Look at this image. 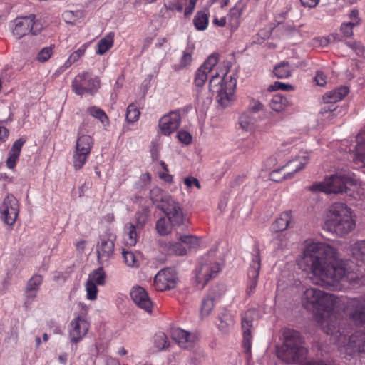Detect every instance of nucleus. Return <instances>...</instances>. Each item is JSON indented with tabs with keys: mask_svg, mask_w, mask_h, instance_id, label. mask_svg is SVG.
<instances>
[{
	"mask_svg": "<svg viewBox=\"0 0 365 365\" xmlns=\"http://www.w3.org/2000/svg\"><path fill=\"white\" fill-rule=\"evenodd\" d=\"M137 230H139L133 223L128 222L124 226V240L126 245L135 246L138 239Z\"/></svg>",
	"mask_w": 365,
	"mask_h": 365,
	"instance_id": "obj_30",
	"label": "nucleus"
},
{
	"mask_svg": "<svg viewBox=\"0 0 365 365\" xmlns=\"http://www.w3.org/2000/svg\"><path fill=\"white\" fill-rule=\"evenodd\" d=\"M88 280L97 285H103L106 282V273L103 267H99L89 274Z\"/></svg>",
	"mask_w": 365,
	"mask_h": 365,
	"instance_id": "obj_44",
	"label": "nucleus"
},
{
	"mask_svg": "<svg viewBox=\"0 0 365 365\" xmlns=\"http://www.w3.org/2000/svg\"><path fill=\"white\" fill-rule=\"evenodd\" d=\"M299 264L312 274L314 283L322 287L351 284L359 278L353 264L342 259L336 247L324 242L309 243Z\"/></svg>",
	"mask_w": 365,
	"mask_h": 365,
	"instance_id": "obj_1",
	"label": "nucleus"
},
{
	"mask_svg": "<svg viewBox=\"0 0 365 365\" xmlns=\"http://www.w3.org/2000/svg\"><path fill=\"white\" fill-rule=\"evenodd\" d=\"M178 138L179 140L185 145H189L192 142V135L187 131L180 130L178 133Z\"/></svg>",
	"mask_w": 365,
	"mask_h": 365,
	"instance_id": "obj_61",
	"label": "nucleus"
},
{
	"mask_svg": "<svg viewBox=\"0 0 365 365\" xmlns=\"http://www.w3.org/2000/svg\"><path fill=\"white\" fill-rule=\"evenodd\" d=\"M255 312L254 310H248L242 317V329L243 331L244 347L247 352L251 349V329Z\"/></svg>",
	"mask_w": 365,
	"mask_h": 365,
	"instance_id": "obj_24",
	"label": "nucleus"
},
{
	"mask_svg": "<svg viewBox=\"0 0 365 365\" xmlns=\"http://www.w3.org/2000/svg\"><path fill=\"white\" fill-rule=\"evenodd\" d=\"M53 46L43 48L37 54L36 59L41 63L46 62L53 53Z\"/></svg>",
	"mask_w": 365,
	"mask_h": 365,
	"instance_id": "obj_51",
	"label": "nucleus"
},
{
	"mask_svg": "<svg viewBox=\"0 0 365 365\" xmlns=\"http://www.w3.org/2000/svg\"><path fill=\"white\" fill-rule=\"evenodd\" d=\"M178 284L176 272L170 268L160 270L154 277L153 286L157 291L174 289Z\"/></svg>",
	"mask_w": 365,
	"mask_h": 365,
	"instance_id": "obj_13",
	"label": "nucleus"
},
{
	"mask_svg": "<svg viewBox=\"0 0 365 365\" xmlns=\"http://www.w3.org/2000/svg\"><path fill=\"white\" fill-rule=\"evenodd\" d=\"M218 328L222 333L228 332L235 324L232 314L229 312H222L218 317Z\"/></svg>",
	"mask_w": 365,
	"mask_h": 365,
	"instance_id": "obj_33",
	"label": "nucleus"
},
{
	"mask_svg": "<svg viewBox=\"0 0 365 365\" xmlns=\"http://www.w3.org/2000/svg\"><path fill=\"white\" fill-rule=\"evenodd\" d=\"M260 267L261 259L259 252L258 250H256L253 254L252 262L247 271V275L250 279L247 292L250 294L254 292L257 287Z\"/></svg>",
	"mask_w": 365,
	"mask_h": 365,
	"instance_id": "obj_18",
	"label": "nucleus"
},
{
	"mask_svg": "<svg viewBox=\"0 0 365 365\" xmlns=\"http://www.w3.org/2000/svg\"><path fill=\"white\" fill-rule=\"evenodd\" d=\"M184 183L189 188H191L192 186H195L198 189L200 188V185L198 180L193 177H189V178H185Z\"/></svg>",
	"mask_w": 365,
	"mask_h": 365,
	"instance_id": "obj_63",
	"label": "nucleus"
},
{
	"mask_svg": "<svg viewBox=\"0 0 365 365\" xmlns=\"http://www.w3.org/2000/svg\"><path fill=\"white\" fill-rule=\"evenodd\" d=\"M87 113L93 118L98 119L103 125L108 123V118L101 108L97 106H91L88 108Z\"/></svg>",
	"mask_w": 365,
	"mask_h": 365,
	"instance_id": "obj_46",
	"label": "nucleus"
},
{
	"mask_svg": "<svg viewBox=\"0 0 365 365\" xmlns=\"http://www.w3.org/2000/svg\"><path fill=\"white\" fill-rule=\"evenodd\" d=\"M227 78L226 76L221 78L218 73L212 75L209 82L210 91L216 92L217 89H220L221 85L228 84L227 83H224Z\"/></svg>",
	"mask_w": 365,
	"mask_h": 365,
	"instance_id": "obj_49",
	"label": "nucleus"
},
{
	"mask_svg": "<svg viewBox=\"0 0 365 365\" xmlns=\"http://www.w3.org/2000/svg\"><path fill=\"white\" fill-rule=\"evenodd\" d=\"M208 22L209 14L206 11H198L193 19V24L198 31L206 29Z\"/></svg>",
	"mask_w": 365,
	"mask_h": 365,
	"instance_id": "obj_34",
	"label": "nucleus"
},
{
	"mask_svg": "<svg viewBox=\"0 0 365 365\" xmlns=\"http://www.w3.org/2000/svg\"><path fill=\"white\" fill-rule=\"evenodd\" d=\"M116 236L110 230H107L99 237L96 244V252L98 262L103 265L107 264L114 254V247Z\"/></svg>",
	"mask_w": 365,
	"mask_h": 365,
	"instance_id": "obj_7",
	"label": "nucleus"
},
{
	"mask_svg": "<svg viewBox=\"0 0 365 365\" xmlns=\"http://www.w3.org/2000/svg\"><path fill=\"white\" fill-rule=\"evenodd\" d=\"M219 61V56L217 53H212L208 56L203 64L200 66L204 71L210 73L213 68L217 65Z\"/></svg>",
	"mask_w": 365,
	"mask_h": 365,
	"instance_id": "obj_50",
	"label": "nucleus"
},
{
	"mask_svg": "<svg viewBox=\"0 0 365 365\" xmlns=\"http://www.w3.org/2000/svg\"><path fill=\"white\" fill-rule=\"evenodd\" d=\"M283 344L277 348V356L287 364H294L302 359L307 354L303 340L299 331L285 329L282 332Z\"/></svg>",
	"mask_w": 365,
	"mask_h": 365,
	"instance_id": "obj_4",
	"label": "nucleus"
},
{
	"mask_svg": "<svg viewBox=\"0 0 365 365\" xmlns=\"http://www.w3.org/2000/svg\"><path fill=\"white\" fill-rule=\"evenodd\" d=\"M357 184L358 180L354 174H336L325 178L324 182L313 184L309 187V190L333 193L347 192L350 187Z\"/></svg>",
	"mask_w": 365,
	"mask_h": 365,
	"instance_id": "obj_5",
	"label": "nucleus"
},
{
	"mask_svg": "<svg viewBox=\"0 0 365 365\" xmlns=\"http://www.w3.org/2000/svg\"><path fill=\"white\" fill-rule=\"evenodd\" d=\"M256 122L255 118L253 114L250 112H244L239 118V124L240 127L245 130H250L252 128Z\"/></svg>",
	"mask_w": 365,
	"mask_h": 365,
	"instance_id": "obj_41",
	"label": "nucleus"
},
{
	"mask_svg": "<svg viewBox=\"0 0 365 365\" xmlns=\"http://www.w3.org/2000/svg\"><path fill=\"white\" fill-rule=\"evenodd\" d=\"M359 23L356 22H349V23H344L342 24L341 26V31L346 37H350L353 34V28L356 25H357Z\"/></svg>",
	"mask_w": 365,
	"mask_h": 365,
	"instance_id": "obj_58",
	"label": "nucleus"
},
{
	"mask_svg": "<svg viewBox=\"0 0 365 365\" xmlns=\"http://www.w3.org/2000/svg\"><path fill=\"white\" fill-rule=\"evenodd\" d=\"M150 199L153 203H158V205H164L165 202L169 199L173 198L170 195L164 192L159 187H154L150 192Z\"/></svg>",
	"mask_w": 365,
	"mask_h": 365,
	"instance_id": "obj_40",
	"label": "nucleus"
},
{
	"mask_svg": "<svg viewBox=\"0 0 365 365\" xmlns=\"http://www.w3.org/2000/svg\"><path fill=\"white\" fill-rule=\"evenodd\" d=\"M93 145L92 137L86 134L83 127H81L73 157V166L76 170L81 169L83 167L91 153Z\"/></svg>",
	"mask_w": 365,
	"mask_h": 365,
	"instance_id": "obj_6",
	"label": "nucleus"
},
{
	"mask_svg": "<svg viewBox=\"0 0 365 365\" xmlns=\"http://www.w3.org/2000/svg\"><path fill=\"white\" fill-rule=\"evenodd\" d=\"M69 327L71 340L72 342L77 343L86 334L89 324L86 319L78 317L71 322Z\"/></svg>",
	"mask_w": 365,
	"mask_h": 365,
	"instance_id": "obj_17",
	"label": "nucleus"
},
{
	"mask_svg": "<svg viewBox=\"0 0 365 365\" xmlns=\"http://www.w3.org/2000/svg\"><path fill=\"white\" fill-rule=\"evenodd\" d=\"M292 220L293 217L291 211L283 212L272 225V229L277 232L285 230L292 225Z\"/></svg>",
	"mask_w": 365,
	"mask_h": 365,
	"instance_id": "obj_28",
	"label": "nucleus"
},
{
	"mask_svg": "<svg viewBox=\"0 0 365 365\" xmlns=\"http://www.w3.org/2000/svg\"><path fill=\"white\" fill-rule=\"evenodd\" d=\"M208 73L204 71L200 67L197 70L194 78L195 91L196 92L195 98L198 104H210L211 103V97H207L204 99L202 97V87L207 80Z\"/></svg>",
	"mask_w": 365,
	"mask_h": 365,
	"instance_id": "obj_21",
	"label": "nucleus"
},
{
	"mask_svg": "<svg viewBox=\"0 0 365 365\" xmlns=\"http://www.w3.org/2000/svg\"><path fill=\"white\" fill-rule=\"evenodd\" d=\"M25 142L24 139L19 138L13 144L6 160V165L9 169H13L15 167L16 162L19 159L22 146Z\"/></svg>",
	"mask_w": 365,
	"mask_h": 365,
	"instance_id": "obj_29",
	"label": "nucleus"
},
{
	"mask_svg": "<svg viewBox=\"0 0 365 365\" xmlns=\"http://www.w3.org/2000/svg\"><path fill=\"white\" fill-rule=\"evenodd\" d=\"M43 281V277L40 274L33 275L27 282L25 291V304H30L34 302L35 298L37 297V293L40 289V287Z\"/></svg>",
	"mask_w": 365,
	"mask_h": 365,
	"instance_id": "obj_22",
	"label": "nucleus"
},
{
	"mask_svg": "<svg viewBox=\"0 0 365 365\" xmlns=\"http://www.w3.org/2000/svg\"><path fill=\"white\" fill-rule=\"evenodd\" d=\"M157 207L165 215L171 225L179 227L187 224V220L182 207L173 197L169 198L164 205H157Z\"/></svg>",
	"mask_w": 365,
	"mask_h": 365,
	"instance_id": "obj_10",
	"label": "nucleus"
},
{
	"mask_svg": "<svg viewBox=\"0 0 365 365\" xmlns=\"http://www.w3.org/2000/svg\"><path fill=\"white\" fill-rule=\"evenodd\" d=\"M114 34L109 33L98 43V49L96 53L103 55L108 51L113 44Z\"/></svg>",
	"mask_w": 365,
	"mask_h": 365,
	"instance_id": "obj_39",
	"label": "nucleus"
},
{
	"mask_svg": "<svg viewBox=\"0 0 365 365\" xmlns=\"http://www.w3.org/2000/svg\"><path fill=\"white\" fill-rule=\"evenodd\" d=\"M355 220L351 209L344 203L336 202L329 209L324 227L330 232L343 236L355 228Z\"/></svg>",
	"mask_w": 365,
	"mask_h": 365,
	"instance_id": "obj_3",
	"label": "nucleus"
},
{
	"mask_svg": "<svg viewBox=\"0 0 365 365\" xmlns=\"http://www.w3.org/2000/svg\"><path fill=\"white\" fill-rule=\"evenodd\" d=\"M309 160V158L308 155H303L297 156L295 157V158L292 159V160H289L287 163L285 167L289 168V169H292V170L286 173L284 175V178H292L295 173L302 170L304 168V166L308 163Z\"/></svg>",
	"mask_w": 365,
	"mask_h": 365,
	"instance_id": "obj_26",
	"label": "nucleus"
},
{
	"mask_svg": "<svg viewBox=\"0 0 365 365\" xmlns=\"http://www.w3.org/2000/svg\"><path fill=\"white\" fill-rule=\"evenodd\" d=\"M225 292V288L224 285L220 284L213 287L210 290L208 295L202 301L201 314L203 316L210 314L214 307L215 300L220 298Z\"/></svg>",
	"mask_w": 365,
	"mask_h": 365,
	"instance_id": "obj_23",
	"label": "nucleus"
},
{
	"mask_svg": "<svg viewBox=\"0 0 365 365\" xmlns=\"http://www.w3.org/2000/svg\"><path fill=\"white\" fill-rule=\"evenodd\" d=\"M220 269V264L215 260L208 258L203 259L196 269L195 282L197 288H204L210 279L217 276Z\"/></svg>",
	"mask_w": 365,
	"mask_h": 365,
	"instance_id": "obj_11",
	"label": "nucleus"
},
{
	"mask_svg": "<svg viewBox=\"0 0 365 365\" xmlns=\"http://www.w3.org/2000/svg\"><path fill=\"white\" fill-rule=\"evenodd\" d=\"M341 336L339 337V341H335L334 338L331 336V340L334 344L340 346H344L346 351L352 354L355 352H365V334L361 332H356L349 338V341L345 344L346 336L342 334L339 330Z\"/></svg>",
	"mask_w": 365,
	"mask_h": 365,
	"instance_id": "obj_14",
	"label": "nucleus"
},
{
	"mask_svg": "<svg viewBox=\"0 0 365 365\" xmlns=\"http://www.w3.org/2000/svg\"><path fill=\"white\" fill-rule=\"evenodd\" d=\"M346 310L356 324H365V297L349 299Z\"/></svg>",
	"mask_w": 365,
	"mask_h": 365,
	"instance_id": "obj_15",
	"label": "nucleus"
},
{
	"mask_svg": "<svg viewBox=\"0 0 365 365\" xmlns=\"http://www.w3.org/2000/svg\"><path fill=\"white\" fill-rule=\"evenodd\" d=\"M356 141L355 160L361 161L365 163V131L361 132L357 135Z\"/></svg>",
	"mask_w": 365,
	"mask_h": 365,
	"instance_id": "obj_35",
	"label": "nucleus"
},
{
	"mask_svg": "<svg viewBox=\"0 0 365 365\" xmlns=\"http://www.w3.org/2000/svg\"><path fill=\"white\" fill-rule=\"evenodd\" d=\"M130 297L134 303L140 309L151 313L153 303L146 292L141 287H135L130 291Z\"/></svg>",
	"mask_w": 365,
	"mask_h": 365,
	"instance_id": "obj_20",
	"label": "nucleus"
},
{
	"mask_svg": "<svg viewBox=\"0 0 365 365\" xmlns=\"http://www.w3.org/2000/svg\"><path fill=\"white\" fill-rule=\"evenodd\" d=\"M349 93L346 86H341L331 91L327 92L323 96V101L326 104L335 103L342 100Z\"/></svg>",
	"mask_w": 365,
	"mask_h": 365,
	"instance_id": "obj_27",
	"label": "nucleus"
},
{
	"mask_svg": "<svg viewBox=\"0 0 365 365\" xmlns=\"http://www.w3.org/2000/svg\"><path fill=\"white\" fill-rule=\"evenodd\" d=\"M170 345L168 339L165 333H157L153 337V346L156 351H163L166 349Z\"/></svg>",
	"mask_w": 365,
	"mask_h": 365,
	"instance_id": "obj_42",
	"label": "nucleus"
},
{
	"mask_svg": "<svg viewBox=\"0 0 365 365\" xmlns=\"http://www.w3.org/2000/svg\"><path fill=\"white\" fill-rule=\"evenodd\" d=\"M86 291L87 293V298L91 300H94L97 297L98 288L97 284L91 282L87 279L86 284Z\"/></svg>",
	"mask_w": 365,
	"mask_h": 365,
	"instance_id": "obj_54",
	"label": "nucleus"
},
{
	"mask_svg": "<svg viewBox=\"0 0 365 365\" xmlns=\"http://www.w3.org/2000/svg\"><path fill=\"white\" fill-rule=\"evenodd\" d=\"M71 86L77 95H93L100 87V80L98 77H93L91 73L85 71L74 78Z\"/></svg>",
	"mask_w": 365,
	"mask_h": 365,
	"instance_id": "obj_8",
	"label": "nucleus"
},
{
	"mask_svg": "<svg viewBox=\"0 0 365 365\" xmlns=\"http://www.w3.org/2000/svg\"><path fill=\"white\" fill-rule=\"evenodd\" d=\"M302 303L306 309H317L319 312L315 314V319L322 330L334 341H339L341 336L336 315L332 312L335 304L333 294L326 293L317 288L306 289L302 295Z\"/></svg>",
	"mask_w": 365,
	"mask_h": 365,
	"instance_id": "obj_2",
	"label": "nucleus"
},
{
	"mask_svg": "<svg viewBox=\"0 0 365 365\" xmlns=\"http://www.w3.org/2000/svg\"><path fill=\"white\" fill-rule=\"evenodd\" d=\"M35 15H30L16 19L11 25L13 35L20 39L23 36L31 32L34 35H36L41 31L42 26L35 21Z\"/></svg>",
	"mask_w": 365,
	"mask_h": 365,
	"instance_id": "obj_9",
	"label": "nucleus"
},
{
	"mask_svg": "<svg viewBox=\"0 0 365 365\" xmlns=\"http://www.w3.org/2000/svg\"><path fill=\"white\" fill-rule=\"evenodd\" d=\"M62 16L66 24L74 25L83 17V14L79 10L76 11H66Z\"/></svg>",
	"mask_w": 365,
	"mask_h": 365,
	"instance_id": "obj_45",
	"label": "nucleus"
},
{
	"mask_svg": "<svg viewBox=\"0 0 365 365\" xmlns=\"http://www.w3.org/2000/svg\"><path fill=\"white\" fill-rule=\"evenodd\" d=\"M197 0H180V3L183 8L185 6V16L191 14L195 7Z\"/></svg>",
	"mask_w": 365,
	"mask_h": 365,
	"instance_id": "obj_57",
	"label": "nucleus"
},
{
	"mask_svg": "<svg viewBox=\"0 0 365 365\" xmlns=\"http://www.w3.org/2000/svg\"><path fill=\"white\" fill-rule=\"evenodd\" d=\"M352 256L357 260L365 262V240L357 241L351 246Z\"/></svg>",
	"mask_w": 365,
	"mask_h": 365,
	"instance_id": "obj_38",
	"label": "nucleus"
},
{
	"mask_svg": "<svg viewBox=\"0 0 365 365\" xmlns=\"http://www.w3.org/2000/svg\"><path fill=\"white\" fill-rule=\"evenodd\" d=\"M150 213V210L148 207H143L140 211L138 212L135 214V226L138 229H142L145 225L148 215Z\"/></svg>",
	"mask_w": 365,
	"mask_h": 365,
	"instance_id": "obj_48",
	"label": "nucleus"
},
{
	"mask_svg": "<svg viewBox=\"0 0 365 365\" xmlns=\"http://www.w3.org/2000/svg\"><path fill=\"white\" fill-rule=\"evenodd\" d=\"M171 337L183 349L192 347L197 340V336L195 333L189 332L180 328H173L171 331Z\"/></svg>",
	"mask_w": 365,
	"mask_h": 365,
	"instance_id": "obj_16",
	"label": "nucleus"
},
{
	"mask_svg": "<svg viewBox=\"0 0 365 365\" xmlns=\"http://www.w3.org/2000/svg\"><path fill=\"white\" fill-rule=\"evenodd\" d=\"M164 7L166 10L165 14L170 11H177L178 12L182 11V7L180 3V0H168L167 3L164 4Z\"/></svg>",
	"mask_w": 365,
	"mask_h": 365,
	"instance_id": "obj_55",
	"label": "nucleus"
},
{
	"mask_svg": "<svg viewBox=\"0 0 365 365\" xmlns=\"http://www.w3.org/2000/svg\"><path fill=\"white\" fill-rule=\"evenodd\" d=\"M140 113L136 106L130 104L127 108L126 119L128 122L134 123L138 120Z\"/></svg>",
	"mask_w": 365,
	"mask_h": 365,
	"instance_id": "obj_53",
	"label": "nucleus"
},
{
	"mask_svg": "<svg viewBox=\"0 0 365 365\" xmlns=\"http://www.w3.org/2000/svg\"><path fill=\"white\" fill-rule=\"evenodd\" d=\"M169 251L173 254L180 256L187 254V249L180 242L171 244L169 247Z\"/></svg>",
	"mask_w": 365,
	"mask_h": 365,
	"instance_id": "obj_56",
	"label": "nucleus"
},
{
	"mask_svg": "<svg viewBox=\"0 0 365 365\" xmlns=\"http://www.w3.org/2000/svg\"><path fill=\"white\" fill-rule=\"evenodd\" d=\"M122 255L124 258L125 264L133 268H138L140 266V254L134 253L131 251H128L125 249L122 251Z\"/></svg>",
	"mask_w": 365,
	"mask_h": 365,
	"instance_id": "obj_37",
	"label": "nucleus"
},
{
	"mask_svg": "<svg viewBox=\"0 0 365 365\" xmlns=\"http://www.w3.org/2000/svg\"><path fill=\"white\" fill-rule=\"evenodd\" d=\"M175 227L176 226L171 225L168 218L164 217L158 219L155 223L156 231L161 236L167 235L171 233L172 228Z\"/></svg>",
	"mask_w": 365,
	"mask_h": 365,
	"instance_id": "obj_36",
	"label": "nucleus"
},
{
	"mask_svg": "<svg viewBox=\"0 0 365 365\" xmlns=\"http://www.w3.org/2000/svg\"><path fill=\"white\" fill-rule=\"evenodd\" d=\"M292 103L289 99L282 95H275L272 97L269 106L270 108L277 113L284 110L286 108L289 107Z\"/></svg>",
	"mask_w": 365,
	"mask_h": 365,
	"instance_id": "obj_32",
	"label": "nucleus"
},
{
	"mask_svg": "<svg viewBox=\"0 0 365 365\" xmlns=\"http://www.w3.org/2000/svg\"><path fill=\"white\" fill-rule=\"evenodd\" d=\"M181 243L186 245L190 249L199 245V239L193 235H182L179 237Z\"/></svg>",
	"mask_w": 365,
	"mask_h": 365,
	"instance_id": "obj_52",
	"label": "nucleus"
},
{
	"mask_svg": "<svg viewBox=\"0 0 365 365\" xmlns=\"http://www.w3.org/2000/svg\"><path fill=\"white\" fill-rule=\"evenodd\" d=\"M245 9V4L242 1H239L230 10L228 17L231 21L235 23H238V19L241 16L242 11Z\"/></svg>",
	"mask_w": 365,
	"mask_h": 365,
	"instance_id": "obj_47",
	"label": "nucleus"
},
{
	"mask_svg": "<svg viewBox=\"0 0 365 365\" xmlns=\"http://www.w3.org/2000/svg\"><path fill=\"white\" fill-rule=\"evenodd\" d=\"M263 107L264 106L261 102L257 100L252 99L250 101L247 112L254 114L262 110Z\"/></svg>",
	"mask_w": 365,
	"mask_h": 365,
	"instance_id": "obj_59",
	"label": "nucleus"
},
{
	"mask_svg": "<svg viewBox=\"0 0 365 365\" xmlns=\"http://www.w3.org/2000/svg\"><path fill=\"white\" fill-rule=\"evenodd\" d=\"M19 212V203L18 200L12 195H7L0 206L1 218L4 222L13 225Z\"/></svg>",
	"mask_w": 365,
	"mask_h": 365,
	"instance_id": "obj_12",
	"label": "nucleus"
},
{
	"mask_svg": "<svg viewBox=\"0 0 365 365\" xmlns=\"http://www.w3.org/2000/svg\"><path fill=\"white\" fill-rule=\"evenodd\" d=\"M86 49H87V45L83 44L78 50L73 52L69 56V57L65 61L63 65L58 69L57 72L63 73L68 68H69L72 64L77 62L85 54Z\"/></svg>",
	"mask_w": 365,
	"mask_h": 365,
	"instance_id": "obj_31",
	"label": "nucleus"
},
{
	"mask_svg": "<svg viewBox=\"0 0 365 365\" xmlns=\"http://www.w3.org/2000/svg\"><path fill=\"white\" fill-rule=\"evenodd\" d=\"M180 115L178 112H170L163 116L159 120V128L165 135H169L180 125Z\"/></svg>",
	"mask_w": 365,
	"mask_h": 365,
	"instance_id": "obj_19",
	"label": "nucleus"
},
{
	"mask_svg": "<svg viewBox=\"0 0 365 365\" xmlns=\"http://www.w3.org/2000/svg\"><path fill=\"white\" fill-rule=\"evenodd\" d=\"M269 91H276V90L292 91V90H294V87L290 84L277 81L274 84L269 86Z\"/></svg>",
	"mask_w": 365,
	"mask_h": 365,
	"instance_id": "obj_60",
	"label": "nucleus"
},
{
	"mask_svg": "<svg viewBox=\"0 0 365 365\" xmlns=\"http://www.w3.org/2000/svg\"><path fill=\"white\" fill-rule=\"evenodd\" d=\"M235 83L230 80L229 84L221 85L220 89H217V102L222 108L230 106L234 101V86Z\"/></svg>",
	"mask_w": 365,
	"mask_h": 365,
	"instance_id": "obj_25",
	"label": "nucleus"
},
{
	"mask_svg": "<svg viewBox=\"0 0 365 365\" xmlns=\"http://www.w3.org/2000/svg\"><path fill=\"white\" fill-rule=\"evenodd\" d=\"M292 69L288 62L283 61L274 68V75L279 78H285L291 76Z\"/></svg>",
	"mask_w": 365,
	"mask_h": 365,
	"instance_id": "obj_43",
	"label": "nucleus"
},
{
	"mask_svg": "<svg viewBox=\"0 0 365 365\" xmlns=\"http://www.w3.org/2000/svg\"><path fill=\"white\" fill-rule=\"evenodd\" d=\"M192 61V55L190 53L185 51L182 56L180 58V67L185 68L190 64Z\"/></svg>",
	"mask_w": 365,
	"mask_h": 365,
	"instance_id": "obj_62",
	"label": "nucleus"
},
{
	"mask_svg": "<svg viewBox=\"0 0 365 365\" xmlns=\"http://www.w3.org/2000/svg\"><path fill=\"white\" fill-rule=\"evenodd\" d=\"M314 81L318 86H323L327 83V76L322 71H317L314 77Z\"/></svg>",
	"mask_w": 365,
	"mask_h": 365,
	"instance_id": "obj_64",
	"label": "nucleus"
}]
</instances>
